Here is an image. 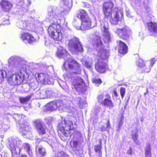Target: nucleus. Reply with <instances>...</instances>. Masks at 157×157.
<instances>
[{
  "label": "nucleus",
  "mask_w": 157,
  "mask_h": 157,
  "mask_svg": "<svg viewBox=\"0 0 157 157\" xmlns=\"http://www.w3.org/2000/svg\"><path fill=\"white\" fill-rule=\"evenodd\" d=\"M9 68L10 71L15 72V74L8 77V82L11 85L13 86L19 85L23 82L25 78L24 76L22 74L24 71L25 61L19 56H11L8 59Z\"/></svg>",
  "instance_id": "obj_1"
},
{
  "label": "nucleus",
  "mask_w": 157,
  "mask_h": 157,
  "mask_svg": "<svg viewBox=\"0 0 157 157\" xmlns=\"http://www.w3.org/2000/svg\"><path fill=\"white\" fill-rule=\"evenodd\" d=\"M56 7L51 6L48 8V14L46 16L47 21L51 23L48 29L49 36L55 40L61 41L63 37V29L59 25V19L56 12Z\"/></svg>",
  "instance_id": "obj_2"
},
{
  "label": "nucleus",
  "mask_w": 157,
  "mask_h": 157,
  "mask_svg": "<svg viewBox=\"0 0 157 157\" xmlns=\"http://www.w3.org/2000/svg\"><path fill=\"white\" fill-rule=\"evenodd\" d=\"M93 48L96 50L95 53V68L98 72L102 73L105 71L106 63L102 61V59L109 57V52L104 49L102 48V43L101 37L98 36H94L92 40Z\"/></svg>",
  "instance_id": "obj_3"
},
{
  "label": "nucleus",
  "mask_w": 157,
  "mask_h": 157,
  "mask_svg": "<svg viewBox=\"0 0 157 157\" xmlns=\"http://www.w3.org/2000/svg\"><path fill=\"white\" fill-rule=\"evenodd\" d=\"M113 6V4L112 2H105L103 4V10L105 17L110 16L111 17L110 19L111 23L116 25L123 16V13L121 10H119L117 8H115L112 11Z\"/></svg>",
  "instance_id": "obj_4"
},
{
  "label": "nucleus",
  "mask_w": 157,
  "mask_h": 157,
  "mask_svg": "<svg viewBox=\"0 0 157 157\" xmlns=\"http://www.w3.org/2000/svg\"><path fill=\"white\" fill-rule=\"evenodd\" d=\"M22 144V142L17 138L11 137L7 140L6 145L11 151L12 157H17V154L20 152Z\"/></svg>",
  "instance_id": "obj_5"
},
{
  "label": "nucleus",
  "mask_w": 157,
  "mask_h": 157,
  "mask_svg": "<svg viewBox=\"0 0 157 157\" xmlns=\"http://www.w3.org/2000/svg\"><path fill=\"white\" fill-rule=\"evenodd\" d=\"M80 65L75 60L72 59L71 57L65 61L63 67L64 68H66V66H67L71 71V72L70 73L71 75L73 73L79 74L81 72V69L80 68Z\"/></svg>",
  "instance_id": "obj_6"
},
{
  "label": "nucleus",
  "mask_w": 157,
  "mask_h": 157,
  "mask_svg": "<svg viewBox=\"0 0 157 157\" xmlns=\"http://www.w3.org/2000/svg\"><path fill=\"white\" fill-rule=\"evenodd\" d=\"M71 39H68L69 41L68 46L71 50H73L75 53H78V52H82L83 49L79 39L72 36Z\"/></svg>",
  "instance_id": "obj_7"
},
{
  "label": "nucleus",
  "mask_w": 157,
  "mask_h": 157,
  "mask_svg": "<svg viewBox=\"0 0 157 157\" xmlns=\"http://www.w3.org/2000/svg\"><path fill=\"white\" fill-rule=\"evenodd\" d=\"M72 123L69 120H62L59 123L58 127L63 134L66 136H68L70 134L71 129Z\"/></svg>",
  "instance_id": "obj_8"
},
{
  "label": "nucleus",
  "mask_w": 157,
  "mask_h": 157,
  "mask_svg": "<svg viewBox=\"0 0 157 157\" xmlns=\"http://www.w3.org/2000/svg\"><path fill=\"white\" fill-rule=\"evenodd\" d=\"M115 33L119 37L124 40L128 39L132 34L131 29L126 25H124L122 28L117 29Z\"/></svg>",
  "instance_id": "obj_9"
},
{
  "label": "nucleus",
  "mask_w": 157,
  "mask_h": 157,
  "mask_svg": "<svg viewBox=\"0 0 157 157\" xmlns=\"http://www.w3.org/2000/svg\"><path fill=\"white\" fill-rule=\"evenodd\" d=\"M72 84L77 91H82L85 87V83L83 79L79 76L71 77Z\"/></svg>",
  "instance_id": "obj_10"
},
{
  "label": "nucleus",
  "mask_w": 157,
  "mask_h": 157,
  "mask_svg": "<svg viewBox=\"0 0 157 157\" xmlns=\"http://www.w3.org/2000/svg\"><path fill=\"white\" fill-rule=\"evenodd\" d=\"M63 106L62 101H59L57 102L55 101H53L47 104L46 109L47 112H51L58 108L59 109H63L64 107Z\"/></svg>",
  "instance_id": "obj_11"
},
{
  "label": "nucleus",
  "mask_w": 157,
  "mask_h": 157,
  "mask_svg": "<svg viewBox=\"0 0 157 157\" xmlns=\"http://www.w3.org/2000/svg\"><path fill=\"white\" fill-rule=\"evenodd\" d=\"M36 76L38 79L39 81L45 84H51L53 83V79L46 73H37L36 74Z\"/></svg>",
  "instance_id": "obj_12"
},
{
  "label": "nucleus",
  "mask_w": 157,
  "mask_h": 157,
  "mask_svg": "<svg viewBox=\"0 0 157 157\" xmlns=\"http://www.w3.org/2000/svg\"><path fill=\"white\" fill-rule=\"evenodd\" d=\"M72 0H63L61 2V4L63 6V9L61 10L62 15H64L68 13L72 7Z\"/></svg>",
  "instance_id": "obj_13"
},
{
  "label": "nucleus",
  "mask_w": 157,
  "mask_h": 157,
  "mask_svg": "<svg viewBox=\"0 0 157 157\" xmlns=\"http://www.w3.org/2000/svg\"><path fill=\"white\" fill-rule=\"evenodd\" d=\"M156 60L154 58H152L150 59V64L149 67L146 68L143 61L141 59L138 60L137 63V65L141 69H142L143 72H148L151 70V68L152 67L154 64L155 63Z\"/></svg>",
  "instance_id": "obj_14"
},
{
  "label": "nucleus",
  "mask_w": 157,
  "mask_h": 157,
  "mask_svg": "<svg viewBox=\"0 0 157 157\" xmlns=\"http://www.w3.org/2000/svg\"><path fill=\"white\" fill-rule=\"evenodd\" d=\"M25 17V16L23 15L22 18L17 22V26L19 28L25 29L27 25L31 23V18L28 17L26 20Z\"/></svg>",
  "instance_id": "obj_15"
},
{
  "label": "nucleus",
  "mask_w": 157,
  "mask_h": 157,
  "mask_svg": "<svg viewBox=\"0 0 157 157\" xmlns=\"http://www.w3.org/2000/svg\"><path fill=\"white\" fill-rule=\"evenodd\" d=\"M34 125L39 134L43 135L45 133L46 127L41 121L38 120L35 121Z\"/></svg>",
  "instance_id": "obj_16"
},
{
  "label": "nucleus",
  "mask_w": 157,
  "mask_h": 157,
  "mask_svg": "<svg viewBox=\"0 0 157 157\" xmlns=\"http://www.w3.org/2000/svg\"><path fill=\"white\" fill-rule=\"evenodd\" d=\"M21 39L25 43L32 44L36 41L35 39L29 33H24L20 35Z\"/></svg>",
  "instance_id": "obj_17"
},
{
  "label": "nucleus",
  "mask_w": 157,
  "mask_h": 157,
  "mask_svg": "<svg viewBox=\"0 0 157 157\" xmlns=\"http://www.w3.org/2000/svg\"><path fill=\"white\" fill-rule=\"evenodd\" d=\"M56 55L58 58H63L65 61L71 57L70 55L67 52L66 49L62 47H59L58 48Z\"/></svg>",
  "instance_id": "obj_18"
},
{
  "label": "nucleus",
  "mask_w": 157,
  "mask_h": 157,
  "mask_svg": "<svg viewBox=\"0 0 157 157\" xmlns=\"http://www.w3.org/2000/svg\"><path fill=\"white\" fill-rule=\"evenodd\" d=\"M102 104L105 106L109 107L110 109H112L114 106L110 95L109 94L106 95Z\"/></svg>",
  "instance_id": "obj_19"
},
{
  "label": "nucleus",
  "mask_w": 157,
  "mask_h": 157,
  "mask_svg": "<svg viewBox=\"0 0 157 157\" xmlns=\"http://www.w3.org/2000/svg\"><path fill=\"white\" fill-rule=\"evenodd\" d=\"M91 21L90 19L82 21L81 25V30H85L92 28Z\"/></svg>",
  "instance_id": "obj_20"
},
{
  "label": "nucleus",
  "mask_w": 157,
  "mask_h": 157,
  "mask_svg": "<svg viewBox=\"0 0 157 157\" xmlns=\"http://www.w3.org/2000/svg\"><path fill=\"white\" fill-rule=\"evenodd\" d=\"M76 15L82 21L90 19L86 11L83 10H80L77 11Z\"/></svg>",
  "instance_id": "obj_21"
},
{
  "label": "nucleus",
  "mask_w": 157,
  "mask_h": 157,
  "mask_svg": "<svg viewBox=\"0 0 157 157\" xmlns=\"http://www.w3.org/2000/svg\"><path fill=\"white\" fill-rule=\"evenodd\" d=\"M71 95L73 98L78 101L77 103L79 108H83V107H86L87 106L86 103L83 99H82L81 98L78 97H77L75 95V94H74L73 92L71 93Z\"/></svg>",
  "instance_id": "obj_22"
},
{
  "label": "nucleus",
  "mask_w": 157,
  "mask_h": 157,
  "mask_svg": "<svg viewBox=\"0 0 157 157\" xmlns=\"http://www.w3.org/2000/svg\"><path fill=\"white\" fill-rule=\"evenodd\" d=\"M118 42L119 52L121 54H125L128 51L127 45L121 41H119Z\"/></svg>",
  "instance_id": "obj_23"
},
{
  "label": "nucleus",
  "mask_w": 157,
  "mask_h": 157,
  "mask_svg": "<svg viewBox=\"0 0 157 157\" xmlns=\"http://www.w3.org/2000/svg\"><path fill=\"white\" fill-rule=\"evenodd\" d=\"M50 92L47 90H43L40 91H37L36 92V94L38 95L37 97L39 98L44 99L49 96V93Z\"/></svg>",
  "instance_id": "obj_24"
},
{
  "label": "nucleus",
  "mask_w": 157,
  "mask_h": 157,
  "mask_svg": "<svg viewBox=\"0 0 157 157\" xmlns=\"http://www.w3.org/2000/svg\"><path fill=\"white\" fill-rule=\"evenodd\" d=\"M147 28L150 32L157 33V24L155 22H151L147 23Z\"/></svg>",
  "instance_id": "obj_25"
},
{
  "label": "nucleus",
  "mask_w": 157,
  "mask_h": 157,
  "mask_svg": "<svg viewBox=\"0 0 157 157\" xmlns=\"http://www.w3.org/2000/svg\"><path fill=\"white\" fill-rule=\"evenodd\" d=\"M2 6L3 10L5 12L8 11L12 7L11 4L6 1H3L2 2Z\"/></svg>",
  "instance_id": "obj_26"
},
{
  "label": "nucleus",
  "mask_w": 157,
  "mask_h": 157,
  "mask_svg": "<svg viewBox=\"0 0 157 157\" xmlns=\"http://www.w3.org/2000/svg\"><path fill=\"white\" fill-rule=\"evenodd\" d=\"M100 28L101 31L104 33L109 32V24L106 21L100 22Z\"/></svg>",
  "instance_id": "obj_27"
},
{
  "label": "nucleus",
  "mask_w": 157,
  "mask_h": 157,
  "mask_svg": "<svg viewBox=\"0 0 157 157\" xmlns=\"http://www.w3.org/2000/svg\"><path fill=\"white\" fill-rule=\"evenodd\" d=\"M20 131L23 135H29L31 134V132L30 131V128L27 125H24L21 127Z\"/></svg>",
  "instance_id": "obj_28"
},
{
  "label": "nucleus",
  "mask_w": 157,
  "mask_h": 157,
  "mask_svg": "<svg viewBox=\"0 0 157 157\" xmlns=\"http://www.w3.org/2000/svg\"><path fill=\"white\" fill-rule=\"evenodd\" d=\"M9 75L6 71L0 70V83L4 81V78H7Z\"/></svg>",
  "instance_id": "obj_29"
},
{
  "label": "nucleus",
  "mask_w": 157,
  "mask_h": 157,
  "mask_svg": "<svg viewBox=\"0 0 157 157\" xmlns=\"http://www.w3.org/2000/svg\"><path fill=\"white\" fill-rule=\"evenodd\" d=\"M111 38L109 32L104 33L103 40L105 43H108L110 41Z\"/></svg>",
  "instance_id": "obj_30"
},
{
  "label": "nucleus",
  "mask_w": 157,
  "mask_h": 157,
  "mask_svg": "<svg viewBox=\"0 0 157 157\" xmlns=\"http://www.w3.org/2000/svg\"><path fill=\"white\" fill-rule=\"evenodd\" d=\"M151 148L150 144H147L145 149V157H151Z\"/></svg>",
  "instance_id": "obj_31"
},
{
  "label": "nucleus",
  "mask_w": 157,
  "mask_h": 157,
  "mask_svg": "<svg viewBox=\"0 0 157 157\" xmlns=\"http://www.w3.org/2000/svg\"><path fill=\"white\" fill-rule=\"evenodd\" d=\"M32 97V95H28L26 97H21L19 98L20 102L23 104L27 103L30 99Z\"/></svg>",
  "instance_id": "obj_32"
},
{
  "label": "nucleus",
  "mask_w": 157,
  "mask_h": 157,
  "mask_svg": "<svg viewBox=\"0 0 157 157\" xmlns=\"http://www.w3.org/2000/svg\"><path fill=\"white\" fill-rule=\"evenodd\" d=\"M110 128V122L109 120H107L106 122V127L104 125H102L101 127L99 128V130L101 131H105L107 130V131H109Z\"/></svg>",
  "instance_id": "obj_33"
},
{
  "label": "nucleus",
  "mask_w": 157,
  "mask_h": 157,
  "mask_svg": "<svg viewBox=\"0 0 157 157\" xmlns=\"http://www.w3.org/2000/svg\"><path fill=\"white\" fill-rule=\"evenodd\" d=\"M72 24L76 29L81 30V25L79 21L78 22L76 20L74 19L73 21Z\"/></svg>",
  "instance_id": "obj_34"
},
{
  "label": "nucleus",
  "mask_w": 157,
  "mask_h": 157,
  "mask_svg": "<svg viewBox=\"0 0 157 157\" xmlns=\"http://www.w3.org/2000/svg\"><path fill=\"white\" fill-rule=\"evenodd\" d=\"M38 153L41 156H44L46 154L45 149L42 147L38 148Z\"/></svg>",
  "instance_id": "obj_35"
},
{
  "label": "nucleus",
  "mask_w": 157,
  "mask_h": 157,
  "mask_svg": "<svg viewBox=\"0 0 157 157\" xmlns=\"http://www.w3.org/2000/svg\"><path fill=\"white\" fill-rule=\"evenodd\" d=\"M104 95L103 94H101L99 95L98 97V102L102 104L104 101Z\"/></svg>",
  "instance_id": "obj_36"
},
{
  "label": "nucleus",
  "mask_w": 157,
  "mask_h": 157,
  "mask_svg": "<svg viewBox=\"0 0 157 157\" xmlns=\"http://www.w3.org/2000/svg\"><path fill=\"white\" fill-rule=\"evenodd\" d=\"M21 148H24L29 153L30 151V145L28 143H25L22 145Z\"/></svg>",
  "instance_id": "obj_37"
},
{
  "label": "nucleus",
  "mask_w": 157,
  "mask_h": 157,
  "mask_svg": "<svg viewBox=\"0 0 157 157\" xmlns=\"http://www.w3.org/2000/svg\"><path fill=\"white\" fill-rule=\"evenodd\" d=\"M101 106L99 105H96L94 107V111L96 114L98 113L100 110Z\"/></svg>",
  "instance_id": "obj_38"
},
{
  "label": "nucleus",
  "mask_w": 157,
  "mask_h": 157,
  "mask_svg": "<svg viewBox=\"0 0 157 157\" xmlns=\"http://www.w3.org/2000/svg\"><path fill=\"white\" fill-rule=\"evenodd\" d=\"M56 157H70L69 155L65 154L64 151H61L58 153Z\"/></svg>",
  "instance_id": "obj_39"
},
{
  "label": "nucleus",
  "mask_w": 157,
  "mask_h": 157,
  "mask_svg": "<svg viewBox=\"0 0 157 157\" xmlns=\"http://www.w3.org/2000/svg\"><path fill=\"white\" fill-rule=\"evenodd\" d=\"M125 92V89L124 88L121 87L120 88V94L121 96L123 98Z\"/></svg>",
  "instance_id": "obj_40"
},
{
  "label": "nucleus",
  "mask_w": 157,
  "mask_h": 157,
  "mask_svg": "<svg viewBox=\"0 0 157 157\" xmlns=\"http://www.w3.org/2000/svg\"><path fill=\"white\" fill-rule=\"evenodd\" d=\"M94 149L96 152L100 153L101 151V146L100 145H95L94 146Z\"/></svg>",
  "instance_id": "obj_41"
},
{
  "label": "nucleus",
  "mask_w": 157,
  "mask_h": 157,
  "mask_svg": "<svg viewBox=\"0 0 157 157\" xmlns=\"http://www.w3.org/2000/svg\"><path fill=\"white\" fill-rule=\"evenodd\" d=\"M132 138L134 140L135 142L136 143V140H137V137L138 136V135L137 134V133L136 132H135L134 133H133L132 134Z\"/></svg>",
  "instance_id": "obj_42"
},
{
  "label": "nucleus",
  "mask_w": 157,
  "mask_h": 157,
  "mask_svg": "<svg viewBox=\"0 0 157 157\" xmlns=\"http://www.w3.org/2000/svg\"><path fill=\"white\" fill-rule=\"evenodd\" d=\"M71 144L72 147H76L78 144V142L77 141H72L71 142Z\"/></svg>",
  "instance_id": "obj_43"
},
{
  "label": "nucleus",
  "mask_w": 157,
  "mask_h": 157,
  "mask_svg": "<svg viewBox=\"0 0 157 157\" xmlns=\"http://www.w3.org/2000/svg\"><path fill=\"white\" fill-rule=\"evenodd\" d=\"M123 124V121L121 119L118 124V128L117 129V130L119 131L120 129V128L122 127V125Z\"/></svg>",
  "instance_id": "obj_44"
},
{
  "label": "nucleus",
  "mask_w": 157,
  "mask_h": 157,
  "mask_svg": "<svg viewBox=\"0 0 157 157\" xmlns=\"http://www.w3.org/2000/svg\"><path fill=\"white\" fill-rule=\"evenodd\" d=\"M93 81L94 83L98 84V85L100 84L102 82L101 79H95L93 80Z\"/></svg>",
  "instance_id": "obj_45"
},
{
  "label": "nucleus",
  "mask_w": 157,
  "mask_h": 157,
  "mask_svg": "<svg viewBox=\"0 0 157 157\" xmlns=\"http://www.w3.org/2000/svg\"><path fill=\"white\" fill-rule=\"evenodd\" d=\"M2 124L3 126V129L4 131L7 130L10 128L9 125L8 124H5L3 123Z\"/></svg>",
  "instance_id": "obj_46"
},
{
  "label": "nucleus",
  "mask_w": 157,
  "mask_h": 157,
  "mask_svg": "<svg viewBox=\"0 0 157 157\" xmlns=\"http://www.w3.org/2000/svg\"><path fill=\"white\" fill-rule=\"evenodd\" d=\"M85 64L86 67L88 69L90 68L91 67V64L87 61H85Z\"/></svg>",
  "instance_id": "obj_47"
},
{
  "label": "nucleus",
  "mask_w": 157,
  "mask_h": 157,
  "mask_svg": "<svg viewBox=\"0 0 157 157\" xmlns=\"http://www.w3.org/2000/svg\"><path fill=\"white\" fill-rule=\"evenodd\" d=\"M20 117V115L19 114H14L13 116V118L16 120H19Z\"/></svg>",
  "instance_id": "obj_48"
},
{
  "label": "nucleus",
  "mask_w": 157,
  "mask_h": 157,
  "mask_svg": "<svg viewBox=\"0 0 157 157\" xmlns=\"http://www.w3.org/2000/svg\"><path fill=\"white\" fill-rule=\"evenodd\" d=\"M10 24L9 20L8 19L2 22V25H7Z\"/></svg>",
  "instance_id": "obj_49"
},
{
  "label": "nucleus",
  "mask_w": 157,
  "mask_h": 157,
  "mask_svg": "<svg viewBox=\"0 0 157 157\" xmlns=\"http://www.w3.org/2000/svg\"><path fill=\"white\" fill-rule=\"evenodd\" d=\"M132 149L131 147H129V149H128L127 152V154L129 155H131L132 154Z\"/></svg>",
  "instance_id": "obj_50"
},
{
  "label": "nucleus",
  "mask_w": 157,
  "mask_h": 157,
  "mask_svg": "<svg viewBox=\"0 0 157 157\" xmlns=\"http://www.w3.org/2000/svg\"><path fill=\"white\" fill-rule=\"evenodd\" d=\"M113 94L115 96L117 97L118 96V94L117 93V91L116 90H114L113 91Z\"/></svg>",
  "instance_id": "obj_51"
},
{
  "label": "nucleus",
  "mask_w": 157,
  "mask_h": 157,
  "mask_svg": "<svg viewBox=\"0 0 157 157\" xmlns=\"http://www.w3.org/2000/svg\"><path fill=\"white\" fill-rule=\"evenodd\" d=\"M27 5L29 6L31 4V1L30 0H27Z\"/></svg>",
  "instance_id": "obj_52"
},
{
  "label": "nucleus",
  "mask_w": 157,
  "mask_h": 157,
  "mask_svg": "<svg viewBox=\"0 0 157 157\" xmlns=\"http://www.w3.org/2000/svg\"><path fill=\"white\" fill-rule=\"evenodd\" d=\"M3 126L2 125V124L0 125V129L1 130V131H2L3 130Z\"/></svg>",
  "instance_id": "obj_53"
},
{
  "label": "nucleus",
  "mask_w": 157,
  "mask_h": 157,
  "mask_svg": "<svg viewBox=\"0 0 157 157\" xmlns=\"http://www.w3.org/2000/svg\"><path fill=\"white\" fill-rule=\"evenodd\" d=\"M20 3H21V4L24 3V0H17Z\"/></svg>",
  "instance_id": "obj_54"
},
{
  "label": "nucleus",
  "mask_w": 157,
  "mask_h": 157,
  "mask_svg": "<svg viewBox=\"0 0 157 157\" xmlns=\"http://www.w3.org/2000/svg\"><path fill=\"white\" fill-rule=\"evenodd\" d=\"M148 90L147 89L146 92L144 93V95L145 96H146V94H147L148 93Z\"/></svg>",
  "instance_id": "obj_55"
},
{
  "label": "nucleus",
  "mask_w": 157,
  "mask_h": 157,
  "mask_svg": "<svg viewBox=\"0 0 157 157\" xmlns=\"http://www.w3.org/2000/svg\"><path fill=\"white\" fill-rule=\"evenodd\" d=\"M20 157H28L25 155H22Z\"/></svg>",
  "instance_id": "obj_56"
},
{
  "label": "nucleus",
  "mask_w": 157,
  "mask_h": 157,
  "mask_svg": "<svg viewBox=\"0 0 157 157\" xmlns=\"http://www.w3.org/2000/svg\"><path fill=\"white\" fill-rule=\"evenodd\" d=\"M57 28H54V30L53 31H54V33L56 32V31H57Z\"/></svg>",
  "instance_id": "obj_57"
},
{
  "label": "nucleus",
  "mask_w": 157,
  "mask_h": 157,
  "mask_svg": "<svg viewBox=\"0 0 157 157\" xmlns=\"http://www.w3.org/2000/svg\"><path fill=\"white\" fill-rule=\"evenodd\" d=\"M23 10H24V11L25 12H26L28 10L27 9H24V8L23 9Z\"/></svg>",
  "instance_id": "obj_58"
},
{
  "label": "nucleus",
  "mask_w": 157,
  "mask_h": 157,
  "mask_svg": "<svg viewBox=\"0 0 157 157\" xmlns=\"http://www.w3.org/2000/svg\"><path fill=\"white\" fill-rule=\"evenodd\" d=\"M73 111H75V109L74 108L73 109Z\"/></svg>",
  "instance_id": "obj_59"
},
{
  "label": "nucleus",
  "mask_w": 157,
  "mask_h": 157,
  "mask_svg": "<svg viewBox=\"0 0 157 157\" xmlns=\"http://www.w3.org/2000/svg\"><path fill=\"white\" fill-rule=\"evenodd\" d=\"M31 71L32 73L33 71Z\"/></svg>",
  "instance_id": "obj_60"
},
{
  "label": "nucleus",
  "mask_w": 157,
  "mask_h": 157,
  "mask_svg": "<svg viewBox=\"0 0 157 157\" xmlns=\"http://www.w3.org/2000/svg\"><path fill=\"white\" fill-rule=\"evenodd\" d=\"M25 72L26 73V71H25Z\"/></svg>",
  "instance_id": "obj_61"
}]
</instances>
